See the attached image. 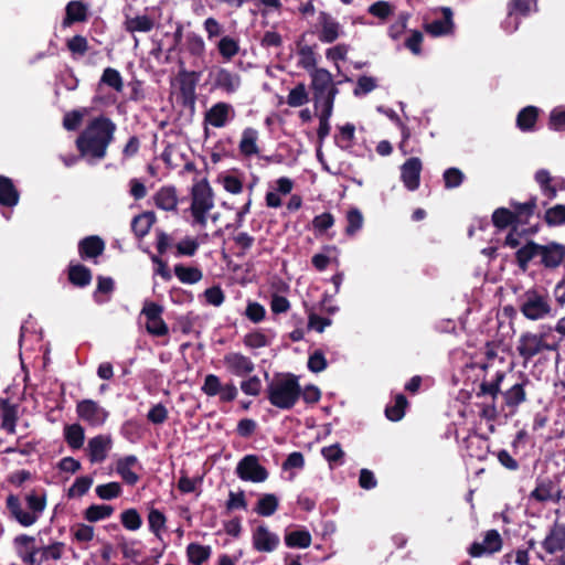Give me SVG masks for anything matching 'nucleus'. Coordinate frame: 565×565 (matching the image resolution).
<instances>
[{
	"label": "nucleus",
	"instance_id": "obj_50",
	"mask_svg": "<svg viewBox=\"0 0 565 565\" xmlns=\"http://www.w3.org/2000/svg\"><path fill=\"white\" fill-rule=\"evenodd\" d=\"M545 221L552 226L565 224V205L557 204L547 209L545 212Z\"/></svg>",
	"mask_w": 565,
	"mask_h": 565
},
{
	"label": "nucleus",
	"instance_id": "obj_44",
	"mask_svg": "<svg viewBox=\"0 0 565 565\" xmlns=\"http://www.w3.org/2000/svg\"><path fill=\"white\" fill-rule=\"evenodd\" d=\"M540 248H541V245H537L533 242H530L527 244H525L524 246H522L518 252H516V258H518V262L520 264V266L522 268H525L527 263L533 259L534 257H540Z\"/></svg>",
	"mask_w": 565,
	"mask_h": 565
},
{
	"label": "nucleus",
	"instance_id": "obj_42",
	"mask_svg": "<svg viewBox=\"0 0 565 565\" xmlns=\"http://www.w3.org/2000/svg\"><path fill=\"white\" fill-rule=\"evenodd\" d=\"M536 118L537 109L533 106H527L519 113L516 125L523 131L531 130L536 122Z\"/></svg>",
	"mask_w": 565,
	"mask_h": 565
},
{
	"label": "nucleus",
	"instance_id": "obj_52",
	"mask_svg": "<svg viewBox=\"0 0 565 565\" xmlns=\"http://www.w3.org/2000/svg\"><path fill=\"white\" fill-rule=\"evenodd\" d=\"M95 491L102 500H111L119 497L121 487L118 482H109L97 486Z\"/></svg>",
	"mask_w": 565,
	"mask_h": 565
},
{
	"label": "nucleus",
	"instance_id": "obj_6",
	"mask_svg": "<svg viewBox=\"0 0 565 565\" xmlns=\"http://www.w3.org/2000/svg\"><path fill=\"white\" fill-rule=\"evenodd\" d=\"M163 308L152 301L143 303L140 316L145 318V328L147 332L154 337L168 334L169 328L162 319Z\"/></svg>",
	"mask_w": 565,
	"mask_h": 565
},
{
	"label": "nucleus",
	"instance_id": "obj_3",
	"mask_svg": "<svg viewBox=\"0 0 565 565\" xmlns=\"http://www.w3.org/2000/svg\"><path fill=\"white\" fill-rule=\"evenodd\" d=\"M26 509L21 504L20 499L14 495H8L6 504L12 518L22 526L29 527L38 522L46 508V493L44 491L32 490L25 494Z\"/></svg>",
	"mask_w": 565,
	"mask_h": 565
},
{
	"label": "nucleus",
	"instance_id": "obj_46",
	"mask_svg": "<svg viewBox=\"0 0 565 565\" xmlns=\"http://www.w3.org/2000/svg\"><path fill=\"white\" fill-rule=\"evenodd\" d=\"M71 532L73 539L78 543H88L95 536L94 527L85 523L75 524L71 529Z\"/></svg>",
	"mask_w": 565,
	"mask_h": 565
},
{
	"label": "nucleus",
	"instance_id": "obj_18",
	"mask_svg": "<svg viewBox=\"0 0 565 565\" xmlns=\"http://www.w3.org/2000/svg\"><path fill=\"white\" fill-rule=\"evenodd\" d=\"M441 19L434 20L425 25L426 31L433 36H444L454 32L452 11L448 7L440 9Z\"/></svg>",
	"mask_w": 565,
	"mask_h": 565
},
{
	"label": "nucleus",
	"instance_id": "obj_14",
	"mask_svg": "<svg viewBox=\"0 0 565 565\" xmlns=\"http://www.w3.org/2000/svg\"><path fill=\"white\" fill-rule=\"evenodd\" d=\"M422 161L418 158H409L401 167V179L405 188L415 191L419 186Z\"/></svg>",
	"mask_w": 565,
	"mask_h": 565
},
{
	"label": "nucleus",
	"instance_id": "obj_9",
	"mask_svg": "<svg viewBox=\"0 0 565 565\" xmlns=\"http://www.w3.org/2000/svg\"><path fill=\"white\" fill-rule=\"evenodd\" d=\"M223 365L231 375L244 377L252 374L255 364L250 358L241 352H228L223 358Z\"/></svg>",
	"mask_w": 565,
	"mask_h": 565
},
{
	"label": "nucleus",
	"instance_id": "obj_56",
	"mask_svg": "<svg viewBox=\"0 0 565 565\" xmlns=\"http://www.w3.org/2000/svg\"><path fill=\"white\" fill-rule=\"evenodd\" d=\"M65 545L62 542H54L41 550V561L54 559L58 561L62 558Z\"/></svg>",
	"mask_w": 565,
	"mask_h": 565
},
{
	"label": "nucleus",
	"instance_id": "obj_51",
	"mask_svg": "<svg viewBox=\"0 0 565 565\" xmlns=\"http://www.w3.org/2000/svg\"><path fill=\"white\" fill-rule=\"evenodd\" d=\"M535 180L540 184L543 193L548 198H554L556 195L555 188L551 184L552 177L550 172L545 169H541L535 173Z\"/></svg>",
	"mask_w": 565,
	"mask_h": 565
},
{
	"label": "nucleus",
	"instance_id": "obj_60",
	"mask_svg": "<svg viewBox=\"0 0 565 565\" xmlns=\"http://www.w3.org/2000/svg\"><path fill=\"white\" fill-rule=\"evenodd\" d=\"M348 226L347 234L353 235L363 225V215L358 209H352L347 214Z\"/></svg>",
	"mask_w": 565,
	"mask_h": 565
},
{
	"label": "nucleus",
	"instance_id": "obj_17",
	"mask_svg": "<svg viewBox=\"0 0 565 565\" xmlns=\"http://www.w3.org/2000/svg\"><path fill=\"white\" fill-rule=\"evenodd\" d=\"M310 76L313 97L328 95L333 89H338L333 82L332 74L326 68L313 70L310 72Z\"/></svg>",
	"mask_w": 565,
	"mask_h": 565
},
{
	"label": "nucleus",
	"instance_id": "obj_38",
	"mask_svg": "<svg viewBox=\"0 0 565 565\" xmlns=\"http://www.w3.org/2000/svg\"><path fill=\"white\" fill-rule=\"evenodd\" d=\"M114 513V509L107 504H92L85 512L84 518L88 522H98L108 519Z\"/></svg>",
	"mask_w": 565,
	"mask_h": 565
},
{
	"label": "nucleus",
	"instance_id": "obj_26",
	"mask_svg": "<svg viewBox=\"0 0 565 565\" xmlns=\"http://www.w3.org/2000/svg\"><path fill=\"white\" fill-rule=\"evenodd\" d=\"M259 134L255 128H245L242 132L238 143L239 152L245 157H252L259 153L257 145Z\"/></svg>",
	"mask_w": 565,
	"mask_h": 565
},
{
	"label": "nucleus",
	"instance_id": "obj_21",
	"mask_svg": "<svg viewBox=\"0 0 565 565\" xmlns=\"http://www.w3.org/2000/svg\"><path fill=\"white\" fill-rule=\"evenodd\" d=\"M319 40L323 43H332L342 34V28L338 21L322 13L319 18Z\"/></svg>",
	"mask_w": 565,
	"mask_h": 565
},
{
	"label": "nucleus",
	"instance_id": "obj_55",
	"mask_svg": "<svg viewBox=\"0 0 565 565\" xmlns=\"http://www.w3.org/2000/svg\"><path fill=\"white\" fill-rule=\"evenodd\" d=\"M323 458L331 465H340L342 463V458L344 456L343 450L341 449L339 444H333L328 447L322 448Z\"/></svg>",
	"mask_w": 565,
	"mask_h": 565
},
{
	"label": "nucleus",
	"instance_id": "obj_58",
	"mask_svg": "<svg viewBox=\"0 0 565 565\" xmlns=\"http://www.w3.org/2000/svg\"><path fill=\"white\" fill-rule=\"evenodd\" d=\"M355 127L352 124H345L339 127V135L337 137L338 143L342 148H349L354 140Z\"/></svg>",
	"mask_w": 565,
	"mask_h": 565
},
{
	"label": "nucleus",
	"instance_id": "obj_22",
	"mask_svg": "<svg viewBox=\"0 0 565 565\" xmlns=\"http://www.w3.org/2000/svg\"><path fill=\"white\" fill-rule=\"evenodd\" d=\"M111 448V438L106 435H98L89 439L87 445L88 456L92 462H102L106 459Z\"/></svg>",
	"mask_w": 565,
	"mask_h": 565
},
{
	"label": "nucleus",
	"instance_id": "obj_2",
	"mask_svg": "<svg viewBox=\"0 0 565 565\" xmlns=\"http://www.w3.org/2000/svg\"><path fill=\"white\" fill-rule=\"evenodd\" d=\"M266 394L269 403L282 411L292 408L301 394V386L296 375L278 374L267 384Z\"/></svg>",
	"mask_w": 565,
	"mask_h": 565
},
{
	"label": "nucleus",
	"instance_id": "obj_24",
	"mask_svg": "<svg viewBox=\"0 0 565 565\" xmlns=\"http://www.w3.org/2000/svg\"><path fill=\"white\" fill-rule=\"evenodd\" d=\"M214 83L217 88L228 94L235 93L241 86V76L226 68H218L215 73Z\"/></svg>",
	"mask_w": 565,
	"mask_h": 565
},
{
	"label": "nucleus",
	"instance_id": "obj_25",
	"mask_svg": "<svg viewBox=\"0 0 565 565\" xmlns=\"http://www.w3.org/2000/svg\"><path fill=\"white\" fill-rule=\"evenodd\" d=\"M564 256L565 247L559 244L551 243L547 245H541L540 257L541 262L546 267H557L562 263Z\"/></svg>",
	"mask_w": 565,
	"mask_h": 565
},
{
	"label": "nucleus",
	"instance_id": "obj_61",
	"mask_svg": "<svg viewBox=\"0 0 565 565\" xmlns=\"http://www.w3.org/2000/svg\"><path fill=\"white\" fill-rule=\"evenodd\" d=\"M222 383L218 376L214 374H209L204 379V383L202 385V392L207 396H216L221 392Z\"/></svg>",
	"mask_w": 565,
	"mask_h": 565
},
{
	"label": "nucleus",
	"instance_id": "obj_27",
	"mask_svg": "<svg viewBox=\"0 0 565 565\" xmlns=\"http://www.w3.org/2000/svg\"><path fill=\"white\" fill-rule=\"evenodd\" d=\"M542 544L544 550L550 554L562 551L565 547V526L554 525Z\"/></svg>",
	"mask_w": 565,
	"mask_h": 565
},
{
	"label": "nucleus",
	"instance_id": "obj_12",
	"mask_svg": "<svg viewBox=\"0 0 565 565\" xmlns=\"http://www.w3.org/2000/svg\"><path fill=\"white\" fill-rule=\"evenodd\" d=\"M534 207L535 203L533 201L516 205L515 213L501 207L494 211L492 215V221L497 227L504 228L509 224H511L514 218H521L523 216L532 214Z\"/></svg>",
	"mask_w": 565,
	"mask_h": 565
},
{
	"label": "nucleus",
	"instance_id": "obj_20",
	"mask_svg": "<svg viewBox=\"0 0 565 565\" xmlns=\"http://www.w3.org/2000/svg\"><path fill=\"white\" fill-rule=\"evenodd\" d=\"M140 469L138 459L136 456L130 455L120 458L116 462V471L128 484H135L139 477L137 470Z\"/></svg>",
	"mask_w": 565,
	"mask_h": 565
},
{
	"label": "nucleus",
	"instance_id": "obj_13",
	"mask_svg": "<svg viewBox=\"0 0 565 565\" xmlns=\"http://www.w3.org/2000/svg\"><path fill=\"white\" fill-rule=\"evenodd\" d=\"M502 540L495 530H490L486 533L482 542H475L470 548L469 554L472 557H480L484 554H492L501 550Z\"/></svg>",
	"mask_w": 565,
	"mask_h": 565
},
{
	"label": "nucleus",
	"instance_id": "obj_16",
	"mask_svg": "<svg viewBox=\"0 0 565 565\" xmlns=\"http://www.w3.org/2000/svg\"><path fill=\"white\" fill-rule=\"evenodd\" d=\"M154 19L146 14L126 15L124 21L125 30L134 36L135 46L139 43L136 38V33H148L154 28Z\"/></svg>",
	"mask_w": 565,
	"mask_h": 565
},
{
	"label": "nucleus",
	"instance_id": "obj_41",
	"mask_svg": "<svg viewBox=\"0 0 565 565\" xmlns=\"http://www.w3.org/2000/svg\"><path fill=\"white\" fill-rule=\"evenodd\" d=\"M309 102V94L303 83L297 84L290 89L287 96V104L290 107H301Z\"/></svg>",
	"mask_w": 565,
	"mask_h": 565
},
{
	"label": "nucleus",
	"instance_id": "obj_10",
	"mask_svg": "<svg viewBox=\"0 0 565 565\" xmlns=\"http://www.w3.org/2000/svg\"><path fill=\"white\" fill-rule=\"evenodd\" d=\"M78 417L90 426H102L108 417V412L92 399H84L77 404Z\"/></svg>",
	"mask_w": 565,
	"mask_h": 565
},
{
	"label": "nucleus",
	"instance_id": "obj_47",
	"mask_svg": "<svg viewBox=\"0 0 565 565\" xmlns=\"http://www.w3.org/2000/svg\"><path fill=\"white\" fill-rule=\"evenodd\" d=\"M299 55V65L310 72L316 68L317 60L313 49L309 45H303L298 51Z\"/></svg>",
	"mask_w": 565,
	"mask_h": 565
},
{
	"label": "nucleus",
	"instance_id": "obj_39",
	"mask_svg": "<svg viewBox=\"0 0 565 565\" xmlns=\"http://www.w3.org/2000/svg\"><path fill=\"white\" fill-rule=\"evenodd\" d=\"M216 46L221 56L226 61H231L239 51L238 42L228 35L221 38Z\"/></svg>",
	"mask_w": 565,
	"mask_h": 565
},
{
	"label": "nucleus",
	"instance_id": "obj_1",
	"mask_svg": "<svg viewBox=\"0 0 565 565\" xmlns=\"http://www.w3.org/2000/svg\"><path fill=\"white\" fill-rule=\"evenodd\" d=\"M116 126L105 117L94 119L82 135L77 138L76 145L83 157L102 159L113 140Z\"/></svg>",
	"mask_w": 565,
	"mask_h": 565
},
{
	"label": "nucleus",
	"instance_id": "obj_29",
	"mask_svg": "<svg viewBox=\"0 0 565 565\" xmlns=\"http://www.w3.org/2000/svg\"><path fill=\"white\" fill-rule=\"evenodd\" d=\"M19 202V193L12 181L7 177H0V204L14 206Z\"/></svg>",
	"mask_w": 565,
	"mask_h": 565
},
{
	"label": "nucleus",
	"instance_id": "obj_34",
	"mask_svg": "<svg viewBox=\"0 0 565 565\" xmlns=\"http://www.w3.org/2000/svg\"><path fill=\"white\" fill-rule=\"evenodd\" d=\"M86 7L79 1H71L66 6V17L63 21L64 26H68L74 22H81L86 19Z\"/></svg>",
	"mask_w": 565,
	"mask_h": 565
},
{
	"label": "nucleus",
	"instance_id": "obj_45",
	"mask_svg": "<svg viewBox=\"0 0 565 565\" xmlns=\"http://www.w3.org/2000/svg\"><path fill=\"white\" fill-rule=\"evenodd\" d=\"M406 405L407 401L405 396L397 395L394 405L386 407V417L392 422L401 420L404 417Z\"/></svg>",
	"mask_w": 565,
	"mask_h": 565
},
{
	"label": "nucleus",
	"instance_id": "obj_30",
	"mask_svg": "<svg viewBox=\"0 0 565 565\" xmlns=\"http://www.w3.org/2000/svg\"><path fill=\"white\" fill-rule=\"evenodd\" d=\"M105 248L104 242L98 236H89L81 241L79 254L82 257H97Z\"/></svg>",
	"mask_w": 565,
	"mask_h": 565
},
{
	"label": "nucleus",
	"instance_id": "obj_49",
	"mask_svg": "<svg viewBox=\"0 0 565 565\" xmlns=\"http://www.w3.org/2000/svg\"><path fill=\"white\" fill-rule=\"evenodd\" d=\"M270 342L267 334H265L262 331H253L247 333L244 339L243 343L250 349H259L268 345Z\"/></svg>",
	"mask_w": 565,
	"mask_h": 565
},
{
	"label": "nucleus",
	"instance_id": "obj_57",
	"mask_svg": "<svg viewBox=\"0 0 565 565\" xmlns=\"http://www.w3.org/2000/svg\"><path fill=\"white\" fill-rule=\"evenodd\" d=\"M199 245L200 244L196 238L184 237L175 245L177 255L178 256H193L196 253Z\"/></svg>",
	"mask_w": 565,
	"mask_h": 565
},
{
	"label": "nucleus",
	"instance_id": "obj_31",
	"mask_svg": "<svg viewBox=\"0 0 565 565\" xmlns=\"http://www.w3.org/2000/svg\"><path fill=\"white\" fill-rule=\"evenodd\" d=\"M218 182L231 194H239L243 191V178L235 172H226L218 175Z\"/></svg>",
	"mask_w": 565,
	"mask_h": 565
},
{
	"label": "nucleus",
	"instance_id": "obj_28",
	"mask_svg": "<svg viewBox=\"0 0 565 565\" xmlns=\"http://www.w3.org/2000/svg\"><path fill=\"white\" fill-rule=\"evenodd\" d=\"M156 205L164 211H173L178 205V196L174 188H161L154 195Z\"/></svg>",
	"mask_w": 565,
	"mask_h": 565
},
{
	"label": "nucleus",
	"instance_id": "obj_59",
	"mask_svg": "<svg viewBox=\"0 0 565 565\" xmlns=\"http://www.w3.org/2000/svg\"><path fill=\"white\" fill-rule=\"evenodd\" d=\"M504 398L508 405L518 406L525 399V392L522 384H514L504 394Z\"/></svg>",
	"mask_w": 565,
	"mask_h": 565
},
{
	"label": "nucleus",
	"instance_id": "obj_54",
	"mask_svg": "<svg viewBox=\"0 0 565 565\" xmlns=\"http://www.w3.org/2000/svg\"><path fill=\"white\" fill-rule=\"evenodd\" d=\"M102 82L117 92H121L124 87L120 73L111 67H108L104 71Z\"/></svg>",
	"mask_w": 565,
	"mask_h": 565
},
{
	"label": "nucleus",
	"instance_id": "obj_11",
	"mask_svg": "<svg viewBox=\"0 0 565 565\" xmlns=\"http://www.w3.org/2000/svg\"><path fill=\"white\" fill-rule=\"evenodd\" d=\"M252 543L257 552L271 553L278 547L280 539L268 526L260 524L252 532Z\"/></svg>",
	"mask_w": 565,
	"mask_h": 565
},
{
	"label": "nucleus",
	"instance_id": "obj_33",
	"mask_svg": "<svg viewBox=\"0 0 565 565\" xmlns=\"http://www.w3.org/2000/svg\"><path fill=\"white\" fill-rule=\"evenodd\" d=\"M64 437L71 448L79 449L85 439L84 428L78 424L68 425L64 428Z\"/></svg>",
	"mask_w": 565,
	"mask_h": 565
},
{
	"label": "nucleus",
	"instance_id": "obj_32",
	"mask_svg": "<svg viewBox=\"0 0 565 565\" xmlns=\"http://www.w3.org/2000/svg\"><path fill=\"white\" fill-rule=\"evenodd\" d=\"M186 556L191 564L202 565L211 556V547L199 543H191L186 547Z\"/></svg>",
	"mask_w": 565,
	"mask_h": 565
},
{
	"label": "nucleus",
	"instance_id": "obj_23",
	"mask_svg": "<svg viewBox=\"0 0 565 565\" xmlns=\"http://www.w3.org/2000/svg\"><path fill=\"white\" fill-rule=\"evenodd\" d=\"M544 348L543 337L534 333H524L520 337L518 351L521 356L531 359Z\"/></svg>",
	"mask_w": 565,
	"mask_h": 565
},
{
	"label": "nucleus",
	"instance_id": "obj_53",
	"mask_svg": "<svg viewBox=\"0 0 565 565\" xmlns=\"http://www.w3.org/2000/svg\"><path fill=\"white\" fill-rule=\"evenodd\" d=\"M122 525L129 531H137L142 524V520L135 509L126 510L120 515Z\"/></svg>",
	"mask_w": 565,
	"mask_h": 565
},
{
	"label": "nucleus",
	"instance_id": "obj_40",
	"mask_svg": "<svg viewBox=\"0 0 565 565\" xmlns=\"http://www.w3.org/2000/svg\"><path fill=\"white\" fill-rule=\"evenodd\" d=\"M278 508V498L275 494L267 493L259 498L256 512L262 516L273 515Z\"/></svg>",
	"mask_w": 565,
	"mask_h": 565
},
{
	"label": "nucleus",
	"instance_id": "obj_63",
	"mask_svg": "<svg viewBox=\"0 0 565 565\" xmlns=\"http://www.w3.org/2000/svg\"><path fill=\"white\" fill-rule=\"evenodd\" d=\"M85 115H86L85 109L73 110L71 113H67L63 119L64 128L66 130H76L79 127Z\"/></svg>",
	"mask_w": 565,
	"mask_h": 565
},
{
	"label": "nucleus",
	"instance_id": "obj_19",
	"mask_svg": "<svg viewBox=\"0 0 565 565\" xmlns=\"http://www.w3.org/2000/svg\"><path fill=\"white\" fill-rule=\"evenodd\" d=\"M205 42L203 38L194 32H190L185 36L184 53L193 58V65L199 66L204 62Z\"/></svg>",
	"mask_w": 565,
	"mask_h": 565
},
{
	"label": "nucleus",
	"instance_id": "obj_62",
	"mask_svg": "<svg viewBox=\"0 0 565 565\" xmlns=\"http://www.w3.org/2000/svg\"><path fill=\"white\" fill-rule=\"evenodd\" d=\"M149 529L157 536H159L161 530L166 524V516L159 510L152 509L148 515Z\"/></svg>",
	"mask_w": 565,
	"mask_h": 565
},
{
	"label": "nucleus",
	"instance_id": "obj_8",
	"mask_svg": "<svg viewBox=\"0 0 565 565\" xmlns=\"http://www.w3.org/2000/svg\"><path fill=\"white\" fill-rule=\"evenodd\" d=\"M237 476L244 481L263 482L267 479L268 472L258 458L254 455L245 456L236 467Z\"/></svg>",
	"mask_w": 565,
	"mask_h": 565
},
{
	"label": "nucleus",
	"instance_id": "obj_4",
	"mask_svg": "<svg viewBox=\"0 0 565 565\" xmlns=\"http://www.w3.org/2000/svg\"><path fill=\"white\" fill-rule=\"evenodd\" d=\"M214 209V193L206 179L196 181L191 189L190 212L192 225L205 227L209 218L218 221V213L211 214Z\"/></svg>",
	"mask_w": 565,
	"mask_h": 565
},
{
	"label": "nucleus",
	"instance_id": "obj_5",
	"mask_svg": "<svg viewBox=\"0 0 565 565\" xmlns=\"http://www.w3.org/2000/svg\"><path fill=\"white\" fill-rule=\"evenodd\" d=\"M520 311L529 320H541L552 312L548 294L543 289L526 290L520 299Z\"/></svg>",
	"mask_w": 565,
	"mask_h": 565
},
{
	"label": "nucleus",
	"instance_id": "obj_36",
	"mask_svg": "<svg viewBox=\"0 0 565 565\" xmlns=\"http://www.w3.org/2000/svg\"><path fill=\"white\" fill-rule=\"evenodd\" d=\"M285 543L291 548H307L311 544V534L306 531H292L285 535Z\"/></svg>",
	"mask_w": 565,
	"mask_h": 565
},
{
	"label": "nucleus",
	"instance_id": "obj_37",
	"mask_svg": "<svg viewBox=\"0 0 565 565\" xmlns=\"http://www.w3.org/2000/svg\"><path fill=\"white\" fill-rule=\"evenodd\" d=\"M154 223V215L150 212L137 215L131 223V228L138 237H143L148 234L152 224Z\"/></svg>",
	"mask_w": 565,
	"mask_h": 565
},
{
	"label": "nucleus",
	"instance_id": "obj_43",
	"mask_svg": "<svg viewBox=\"0 0 565 565\" xmlns=\"http://www.w3.org/2000/svg\"><path fill=\"white\" fill-rule=\"evenodd\" d=\"M68 276L71 282L79 287L88 285L92 280L90 270L83 265L71 266Z\"/></svg>",
	"mask_w": 565,
	"mask_h": 565
},
{
	"label": "nucleus",
	"instance_id": "obj_64",
	"mask_svg": "<svg viewBox=\"0 0 565 565\" xmlns=\"http://www.w3.org/2000/svg\"><path fill=\"white\" fill-rule=\"evenodd\" d=\"M550 128L556 131L565 129V108H554L550 115Z\"/></svg>",
	"mask_w": 565,
	"mask_h": 565
},
{
	"label": "nucleus",
	"instance_id": "obj_15",
	"mask_svg": "<svg viewBox=\"0 0 565 565\" xmlns=\"http://www.w3.org/2000/svg\"><path fill=\"white\" fill-rule=\"evenodd\" d=\"M14 547L19 557L28 565L38 564L36 554L39 550L35 547V539L33 536L21 534L14 537Z\"/></svg>",
	"mask_w": 565,
	"mask_h": 565
},
{
	"label": "nucleus",
	"instance_id": "obj_7",
	"mask_svg": "<svg viewBox=\"0 0 565 565\" xmlns=\"http://www.w3.org/2000/svg\"><path fill=\"white\" fill-rule=\"evenodd\" d=\"M236 116L234 107L224 102H218L209 108L204 114V129L207 127L223 128Z\"/></svg>",
	"mask_w": 565,
	"mask_h": 565
},
{
	"label": "nucleus",
	"instance_id": "obj_48",
	"mask_svg": "<svg viewBox=\"0 0 565 565\" xmlns=\"http://www.w3.org/2000/svg\"><path fill=\"white\" fill-rule=\"evenodd\" d=\"M93 478L88 476L77 478L68 489L70 498H78L84 495L92 487Z\"/></svg>",
	"mask_w": 565,
	"mask_h": 565
},
{
	"label": "nucleus",
	"instance_id": "obj_35",
	"mask_svg": "<svg viewBox=\"0 0 565 565\" xmlns=\"http://www.w3.org/2000/svg\"><path fill=\"white\" fill-rule=\"evenodd\" d=\"M174 274L181 282L190 285L199 282L203 277V274L199 268L186 267L183 265H175Z\"/></svg>",
	"mask_w": 565,
	"mask_h": 565
}]
</instances>
